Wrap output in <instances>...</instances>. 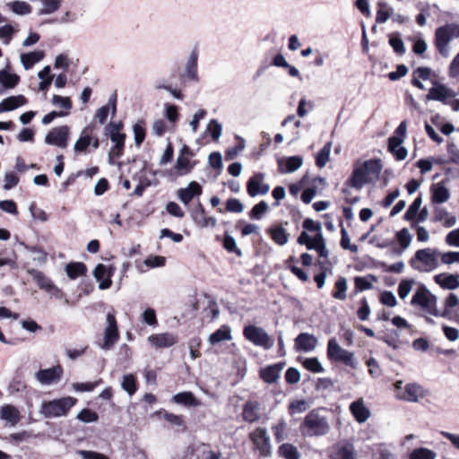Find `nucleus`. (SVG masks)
<instances>
[{
  "instance_id": "nucleus-48",
  "label": "nucleus",
  "mask_w": 459,
  "mask_h": 459,
  "mask_svg": "<svg viewBox=\"0 0 459 459\" xmlns=\"http://www.w3.org/2000/svg\"><path fill=\"white\" fill-rule=\"evenodd\" d=\"M333 459H356V455L351 445H346L339 447L333 455Z\"/></svg>"
},
{
  "instance_id": "nucleus-13",
  "label": "nucleus",
  "mask_w": 459,
  "mask_h": 459,
  "mask_svg": "<svg viewBox=\"0 0 459 459\" xmlns=\"http://www.w3.org/2000/svg\"><path fill=\"white\" fill-rule=\"evenodd\" d=\"M328 356L337 361H341L346 366L354 367L353 354L339 346V344L330 340L327 349Z\"/></svg>"
},
{
  "instance_id": "nucleus-35",
  "label": "nucleus",
  "mask_w": 459,
  "mask_h": 459,
  "mask_svg": "<svg viewBox=\"0 0 459 459\" xmlns=\"http://www.w3.org/2000/svg\"><path fill=\"white\" fill-rule=\"evenodd\" d=\"M65 272L70 279L74 280L79 276L85 275L87 267L82 262H72L65 266Z\"/></svg>"
},
{
  "instance_id": "nucleus-49",
  "label": "nucleus",
  "mask_w": 459,
  "mask_h": 459,
  "mask_svg": "<svg viewBox=\"0 0 459 459\" xmlns=\"http://www.w3.org/2000/svg\"><path fill=\"white\" fill-rule=\"evenodd\" d=\"M268 209V204L265 201H260L248 212L249 218L251 220H261Z\"/></svg>"
},
{
  "instance_id": "nucleus-22",
  "label": "nucleus",
  "mask_w": 459,
  "mask_h": 459,
  "mask_svg": "<svg viewBox=\"0 0 459 459\" xmlns=\"http://www.w3.org/2000/svg\"><path fill=\"white\" fill-rule=\"evenodd\" d=\"M316 347V338L307 333H301L295 338V349L299 352H307Z\"/></svg>"
},
{
  "instance_id": "nucleus-42",
  "label": "nucleus",
  "mask_w": 459,
  "mask_h": 459,
  "mask_svg": "<svg viewBox=\"0 0 459 459\" xmlns=\"http://www.w3.org/2000/svg\"><path fill=\"white\" fill-rule=\"evenodd\" d=\"M422 203L421 195L414 199L412 204L409 206L408 210L405 212L403 215V219L408 221H414L416 220L417 214L420 212V208Z\"/></svg>"
},
{
  "instance_id": "nucleus-57",
  "label": "nucleus",
  "mask_w": 459,
  "mask_h": 459,
  "mask_svg": "<svg viewBox=\"0 0 459 459\" xmlns=\"http://www.w3.org/2000/svg\"><path fill=\"white\" fill-rule=\"evenodd\" d=\"M223 247L230 253L236 254L238 257L242 256V251L237 247L235 238L229 235L228 233L225 234L224 239H223Z\"/></svg>"
},
{
  "instance_id": "nucleus-3",
  "label": "nucleus",
  "mask_w": 459,
  "mask_h": 459,
  "mask_svg": "<svg viewBox=\"0 0 459 459\" xmlns=\"http://www.w3.org/2000/svg\"><path fill=\"white\" fill-rule=\"evenodd\" d=\"M76 403L77 399L72 396L54 399L52 401L43 403L40 412L45 418L65 416Z\"/></svg>"
},
{
  "instance_id": "nucleus-1",
  "label": "nucleus",
  "mask_w": 459,
  "mask_h": 459,
  "mask_svg": "<svg viewBox=\"0 0 459 459\" xmlns=\"http://www.w3.org/2000/svg\"><path fill=\"white\" fill-rule=\"evenodd\" d=\"M382 169L383 165L380 159H370L365 161L357 160L353 164L351 175L344 185L347 187L360 190L365 185L377 181Z\"/></svg>"
},
{
  "instance_id": "nucleus-44",
  "label": "nucleus",
  "mask_w": 459,
  "mask_h": 459,
  "mask_svg": "<svg viewBox=\"0 0 459 459\" xmlns=\"http://www.w3.org/2000/svg\"><path fill=\"white\" fill-rule=\"evenodd\" d=\"M144 121L139 120L133 126L134 139L136 146H141L146 137V129Z\"/></svg>"
},
{
  "instance_id": "nucleus-47",
  "label": "nucleus",
  "mask_w": 459,
  "mask_h": 459,
  "mask_svg": "<svg viewBox=\"0 0 459 459\" xmlns=\"http://www.w3.org/2000/svg\"><path fill=\"white\" fill-rule=\"evenodd\" d=\"M121 385L130 396L133 395L137 391L136 377L133 374L125 375Z\"/></svg>"
},
{
  "instance_id": "nucleus-25",
  "label": "nucleus",
  "mask_w": 459,
  "mask_h": 459,
  "mask_svg": "<svg viewBox=\"0 0 459 459\" xmlns=\"http://www.w3.org/2000/svg\"><path fill=\"white\" fill-rule=\"evenodd\" d=\"M172 401L177 404L188 408L197 407L201 404V402L190 391H184L174 394L172 396Z\"/></svg>"
},
{
  "instance_id": "nucleus-52",
  "label": "nucleus",
  "mask_w": 459,
  "mask_h": 459,
  "mask_svg": "<svg viewBox=\"0 0 459 459\" xmlns=\"http://www.w3.org/2000/svg\"><path fill=\"white\" fill-rule=\"evenodd\" d=\"M376 280V277L372 274H368V277L357 276L354 278L355 292L364 291L372 288L371 282L368 279Z\"/></svg>"
},
{
  "instance_id": "nucleus-32",
  "label": "nucleus",
  "mask_w": 459,
  "mask_h": 459,
  "mask_svg": "<svg viewBox=\"0 0 459 459\" xmlns=\"http://www.w3.org/2000/svg\"><path fill=\"white\" fill-rule=\"evenodd\" d=\"M91 126H86L81 134L79 139L75 142L74 149L76 152H84L91 145L92 137L90 134Z\"/></svg>"
},
{
  "instance_id": "nucleus-21",
  "label": "nucleus",
  "mask_w": 459,
  "mask_h": 459,
  "mask_svg": "<svg viewBox=\"0 0 459 459\" xmlns=\"http://www.w3.org/2000/svg\"><path fill=\"white\" fill-rule=\"evenodd\" d=\"M284 362H278L270 366L265 367L260 370V377L267 384H273L277 381L280 377V374L283 367Z\"/></svg>"
},
{
  "instance_id": "nucleus-37",
  "label": "nucleus",
  "mask_w": 459,
  "mask_h": 459,
  "mask_svg": "<svg viewBox=\"0 0 459 459\" xmlns=\"http://www.w3.org/2000/svg\"><path fill=\"white\" fill-rule=\"evenodd\" d=\"M19 82V75L11 74L6 69L0 70V84L3 88L13 89Z\"/></svg>"
},
{
  "instance_id": "nucleus-29",
  "label": "nucleus",
  "mask_w": 459,
  "mask_h": 459,
  "mask_svg": "<svg viewBox=\"0 0 459 459\" xmlns=\"http://www.w3.org/2000/svg\"><path fill=\"white\" fill-rule=\"evenodd\" d=\"M45 56L43 51H33L21 55V62L25 70H30L33 65L42 60Z\"/></svg>"
},
{
  "instance_id": "nucleus-33",
  "label": "nucleus",
  "mask_w": 459,
  "mask_h": 459,
  "mask_svg": "<svg viewBox=\"0 0 459 459\" xmlns=\"http://www.w3.org/2000/svg\"><path fill=\"white\" fill-rule=\"evenodd\" d=\"M300 430L304 436H316V410H312L305 418L300 426Z\"/></svg>"
},
{
  "instance_id": "nucleus-64",
  "label": "nucleus",
  "mask_w": 459,
  "mask_h": 459,
  "mask_svg": "<svg viewBox=\"0 0 459 459\" xmlns=\"http://www.w3.org/2000/svg\"><path fill=\"white\" fill-rule=\"evenodd\" d=\"M359 305H360V307L357 310V316L359 320L366 321V320H368V318L370 315V307H369L367 299L362 298L359 300Z\"/></svg>"
},
{
  "instance_id": "nucleus-58",
  "label": "nucleus",
  "mask_w": 459,
  "mask_h": 459,
  "mask_svg": "<svg viewBox=\"0 0 459 459\" xmlns=\"http://www.w3.org/2000/svg\"><path fill=\"white\" fill-rule=\"evenodd\" d=\"M77 419L82 422L91 423L99 420V415L96 411L85 408L77 414Z\"/></svg>"
},
{
  "instance_id": "nucleus-54",
  "label": "nucleus",
  "mask_w": 459,
  "mask_h": 459,
  "mask_svg": "<svg viewBox=\"0 0 459 459\" xmlns=\"http://www.w3.org/2000/svg\"><path fill=\"white\" fill-rule=\"evenodd\" d=\"M392 9L388 8V5L385 2H379L377 4V11L376 15V22L377 23L385 22L391 16Z\"/></svg>"
},
{
  "instance_id": "nucleus-9",
  "label": "nucleus",
  "mask_w": 459,
  "mask_h": 459,
  "mask_svg": "<svg viewBox=\"0 0 459 459\" xmlns=\"http://www.w3.org/2000/svg\"><path fill=\"white\" fill-rule=\"evenodd\" d=\"M116 271L113 265H105L103 264H98L93 270V276L97 281H99L100 290H107L112 285V276Z\"/></svg>"
},
{
  "instance_id": "nucleus-51",
  "label": "nucleus",
  "mask_w": 459,
  "mask_h": 459,
  "mask_svg": "<svg viewBox=\"0 0 459 459\" xmlns=\"http://www.w3.org/2000/svg\"><path fill=\"white\" fill-rule=\"evenodd\" d=\"M278 452L279 455L285 459H299V457L297 448L289 443L280 446Z\"/></svg>"
},
{
  "instance_id": "nucleus-53",
  "label": "nucleus",
  "mask_w": 459,
  "mask_h": 459,
  "mask_svg": "<svg viewBox=\"0 0 459 459\" xmlns=\"http://www.w3.org/2000/svg\"><path fill=\"white\" fill-rule=\"evenodd\" d=\"M335 290L333 292V297L336 299L344 300L346 299L347 281L343 277H340L335 284Z\"/></svg>"
},
{
  "instance_id": "nucleus-59",
  "label": "nucleus",
  "mask_w": 459,
  "mask_h": 459,
  "mask_svg": "<svg viewBox=\"0 0 459 459\" xmlns=\"http://www.w3.org/2000/svg\"><path fill=\"white\" fill-rule=\"evenodd\" d=\"M414 283L415 281L412 279H403L400 281L397 292L402 299H404L408 296Z\"/></svg>"
},
{
  "instance_id": "nucleus-34",
  "label": "nucleus",
  "mask_w": 459,
  "mask_h": 459,
  "mask_svg": "<svg viewBox=\"0 0 459 459\" xmlns=\"http://www.w3.org/2000/svg\"><path fill=\"white\" fill-rule=\"evenodd\" d=\"M28 273L33 278V280L37 282L38 286L46 291L49 290L53 281L47 277L42 272L37 269H29Z\"/></svg>"
},
{
  "instance_id": "nucleus-40",
  "label": "nucleus",
  "mask_w": 459,
  "mask_h": 459,
  "mask_svg": "<svg viewBox=\"0 0 459 459\" xmlns=\"http://www.w3.org/2000/svg\"><path fill=\"white\" fill-rule=\"evenodd\" d=\"M8 8L18 15L29 14L32 11V7L30 4L24 1H13L7 4Z\"/></svg>"
},
{
  "instance_id": "nucleus-45",
  "label": "nucleus",
  "mask_w": 459,
  "mask_h": 459,
  "mask_svg": "<svg viewBox=\"0 0 459 459\" xmlns=\"http://www.w3.org/2000/svg\"><path fill=\"white\" fill-rule=\"evenodd\" d=\"M20 245L23 247L26 250L37 255L36 256L33 257L34 261L39 262L40 264H45L47 262L48 253L44 251L41 247L37 246H29L25 244L23 241H21Z\"/></svg>"
},
{
  "instance_id": "nucleus-27",
  "label": "nucleus",
  "mask_w": 459,
  "mask_h": 459,
  "mask_svg": "<svg viewBox=\"0 0 459 459\" xmlns=\"http://www.w3.org/2000/svg\"><path fill=\"white\" fill-rule=\"evenodd\" d=\"M231 339V329L229 325H224L210 334L208 341L210 344L216 345L223 341H230Z\"/></svg>"
},
{
  "instance_id": "nucleus-36",
  "label": "nucleus",
  "mask_w": 459,
  "mask_h": 459,
  "mask_svg": "<svg viewBox=\"0 0 459 459\" xmlns=\"http://www.w3.org/2000/svg\"><path fill=\"white\" fill-rule=\"evenodd\" d=\"M420 386L417 384L411 383L407 384L404 387V393L403 394H397V398L408 402H417L419 398V393Z\"/></svg>"
},
{
  "instance_id": "nucleus-31",
  "label": "nucleus",
  "mask_w": 459,
  "mask_h": 459,
  "mask_svg": "<svg viewBox=\"0 0 459 459\" xmlns=\"http://www.w3.org/2000/svg\"><path fill=\"white\" fill-rule=\"evenodd\" d=\"M433 221H443V225L446 228L454 226L456 219L453 215H449L448 212L441 207H436L434 210Z\"/></svg>"
},
{
  "instance_id": "nucleus-28",
  "label": "nucleus",
  "mask_w": 459,
  "mask_h": 459,
  "mask_svg": "<svg viewBox=\"0 0 459 459\" xmlns=\"http://www.w3.org/2000/svg\"><path fill=\"white\" fill-rule=\"evenodd\" d=\"M264 179V174L258 172L255 173L247 182V192L250 197L259 195L258 190L260 189L261 183Z\"/></svg>"
},
{
  "instance_id": "nucleus-46",
  "label": "nucleus",
  "mask_w": 459,
  "mask_h": 459,
  "mask_svg": "<svg viewBox=\"0 0 459 459\" xmlns=\"http://www.w3.org/2000/svg\"><path fill=\"white\" fill-rule=\"evenodd\" d=\"M296 263H298V261L294 256H290L289 259L286 260L287 267L291 271V273L300 281H307L308 279L307 274L303 269L297 266Z\"/></svg>"
},
{
  "instance_id": "nucleus-11",
  "label": "nucleus",
  "mask_w": 459,
  "mask_h": 459,
  "mask_svg": "<svg viewBox=\"0 0 459 459\" xmlns=\"http://www.w3.org/2000/svg\"><path fill=\"white\" fill-rule=\"evenodd\" d=\"M437 317L459 321V299L455 293H449L444 302L443 311L438 310Z\"/></svg>"
},
{
  "instance_id": "nucleus-56",
  "label": "nucleus",
  "mask_w": 459,
  "mask_h": 459,
  "mask_svg": "<svg viewBox=\"0 0 459 459\" xmlns=\"http://www.w3.org/2000/svg\"><path fill=\"white\" fill-rule=\"evenodd\" d=\"M436 453L429 448L420 447L415 448L410 454V459H435Z\"/></svg>"
},
{
  "instance_id": "nucleus-17",
  "label": "nucleus",
  "mask_w": 459,
  "mask_h": 459,
  "mask_svg": "<svg viewBox=\"0 0 459 459\" xmlns=\"http://www.w3.org/2000/svg\"><path fill=\"white\" fill-rule=\"evenodd\" d=\"M197 61H198V51L194 48L190 53L187 62L186 64L183 77L195 82H199V76L197 72Z\"/></svg>"
},
{
  "instance_id": "nucleus-4",
  "label": "nucleus",
  "mask_w": 459,
  "mask_h": 459,
  "mask_svg": "<svg viewBox=\"0 0 459 459\" xmlns=\"http://www.w3.org/2000/svg\"><path fill=\"white\" fill-rule=\"evenodd\" d=\"M439 251L437 249L423 248L415 252L410 260V265L420 272H430L438 266L437 257Z\"/></svg>"
},
{
  "instance_id": "nucleus-14",
  "label": "nucleus",
  "mask_w": 459,
  "mask_h": 459,
  "mask_svg": "<svg viewBox=\"0 0 459 459\" xmlns=\"http://www.w3.org/2000/svg\"><path fill=\"white\" fill-rule=\"evenodd\" d=\"M250 439L254 443L255 448L259 450L261 455L268 456L271 455L270 437L265 429L257 428L250 435Z\"/></svg>"
},
{
  "instance_id": "nucleus-23",
  "label": "nucleus",
  "mask_w": 459,
  "mask_h": 459,
  "mask_svg": "<svg viewBox=\"0 0 459 459\" xmlns=\"http://www.w3.org/2000/svg\"><path fill=\"white\" fill-rule=\"evenodd\" d=\"M350 411L359 423L365 422L370 416L369 410L365 406L362 399H359L350 405Z\"/></svg>"
},
{
  "instance_id": "nucleus-61",
  "label": "nucleus",
  "mask_w": 459,
  "mask_h": 459,
  "mask_svg": "<svg viewBox=\"0 0 459 459\" xmlns=\"http://www.w3.org/2000/svg\"><path fill=\"white\" fill-rule=\"evenodd\" d=\"M194 165H191L188 158L179 155L177 159L175 169L178 171L185 170L184 174L189 173L193 169ZM183 175V173H180Z\"/></svg>"
},
{
  "instance_id": "nucleus-41",
  "label": "nucleus",
  "mask_w": 459,
  "mask_h": 459,
  "mask_svg": "<svg viewBox=\"0 0 459 459\" xmlns=\"http://www.w3.org/2000/svg\"><path fill=\"white\" fill-rule=\"evenodd\" d=\"M272 238L275 243L283 246L288 242V234L281 226H274L268 230Z\"/></svg>"
},
{
  "instance_id": "nucleus-63",
  "label": "nucleus",
  "mask_w": 459,
  "mask_h": 459,
  "mask_svg": "<svg viewBox=\"0 0 459 459\" xmlns=\"http://www.w3.org/2000/svg\"><path fill=\"white\" fill-rule=\"evenodd\" d=\"M438 256L440 257V261L444 264H452L454 263H459V252L457 251H448L446 253H440Z\"/></svg>"
},
{
  "instance_id": "nucleus-20",
  "label": "nucleus",
  "mask_w": 459,
  "mask_h": 459,
  "mask_svg": "<svg viewBox=\"0 0 459 459\" xmlns=\"http://www.w3.org/2000/svg\"><path fill=\"white\" fill-rule=\"evenodd\" d=\"M148 341L156 348H169L177 343L178 338L173 333H163L150 335Z\"/></svg>"
},
{
  "instance_id": "nucleus-26",
  "label": "nucleus",
  "mask_w": 459,
  "mask_h": 459,
  "mask_svg": "<svg viewBox=\"0 0 459 459\" xmlns=\"http://www.w3.org/2000/svg\"><path fill=\"white\" fill-rule=\"evenodd\" d=\"M431 202L433 204H442L450 197L449 190L441 183L433 184L430 187Z\"/></svg>"
},
{
  "instance_id": "nucleus-18",
  "label": "nucleus",
  "mask_w": 459,
  "mask_h": 459,
  "mask_svg": "<svg viewBox=\"0 0 459 459\" xmlns=\"http://www.w3.org/2000/svg\"><path fill=\"white\" fill-rule=\"evenodd\" d=\"M203 188L201 185L196 181H192L188 184V186L185 188H180L178 191V195L179 200L185 204H187L191 202V200L195 196H199L202 195Z\"/></svg>"
},
{
  "instance_id": "nucleus-60",
  "label": "nucleus",
  "mask_w": 459,
  "mask_h": 459,
  "mask_svg": "<svg viewBox=\"0 0 459 459\" xmlns=\"http://www.w3.org/2000/svg\"><path fill=\"white\" fill-rule=\"evenodd\" d=\"M298 243L306 245L308 250H316V238L310 237L306 230H303L299 236Z\"/></svg>"
},
{
  "instance_id": "nucleus-50",
  "label": "nucleus",
  "mask_w": 459,
  "mask_h": 459,
  "mask_svg": "<svg viewBox=\"0 0 459 459\" xmlns=\"http://www.w3.org/2000/svg\"><path fill=\"white\" fill-rule=\"evenodd\" d=\"M43 7L39 11V15L51 14L56 12L60 5L61 0H40Z\"/></svg>"
},
{
  "instance_id": "nucleus-15",
  "label": "nucleus",
  "mask_w": 459,
  "mask_h": 459,
  "mask_svg": "<svg viewBox=\"0 0 459 459\" xmlns=\"http://www.w3.org/2000/svg\"><path fill=\"white\" fill-rule=\"evenodd\" d=\"M455 97V91L444 84H436L429 89L427 95L428 100L440 101L443 104H448V99Z\"/></svg>"
},
{
  "instance_id": "nucleus-16",
  "label": "nucleus",
  "mask_w": 459,
  "mask_h": 459,
  "mask_svg": "<svg viewBox=\"0 0 459 459\" xmlns=\"http://www.w3.org/2000/svg\"><path fill=\"white\" fill-rule=\"evenodd\" d=\"M303 160L300 156L279 158L277 160L278 170L281 174L292 173L301 167Z\"/></svg>"
},
{
  "instance_id": "nucleus-39",
  "label": "nucleus",
  "mask_w": 459,
  "mask_h": 459,
  "mask_svg": "<svg viewBox=\"0 0 459 459\" xmlns=\"http://www.w3.org/2000/svg\"><path fill=\"white\" fill-rule=\"evenodd\" d=\"M388 43L397 56H403L406 52L404 43L399 32H394L388 35Z\"/></svg>"
},
{
  "instance_id": "nucleus-10",
  "label": "nucleus",
  "mask_w": 459,
  "mask_h": 459,
  "mask_svg": "<svg viewBox=\"0 0 459 459\" xmlns=\"http://www.w3.org/2000/svg\"><path fill=\"white\" fill-rule=\"evenodd\" d=\"M107 323H108V326L105 330L104 342L100 347H101V349L108 351V350H110L113 347V345L115 344V342L118 340L119 333H118L117 320H116L114 314L108 313Z\"/></svg>"
},
{
  "instance_id": "nucleus-8",
  "label": "nucleus",
  "mask_w": 459,
  "mask_h": 459,
  "mask_svg": "<svg viewBox=\"0 0 459 459\" xmlns=\"http://www.w3.org/2000/svg\"><path fill=\"white\" fill-rule=\"evenodd\" d=\"M63 374V367L57 364L48 368L39 369L35 374V379L43 385H51L58 383Z\"/></svg>"
},
{
  "instance_id": "nucleus-24",
  "label": "nucleus",
  "mask_w": 459,
  "mask_h": 459,
  "mask_svg": "<svg viewBox=\"0 0 459 459\" xmlns=\"http://www.w3.org/2000/svg\"><path fill=\"white\" fill-rule=\"evenodd\" d=\"M260 404L256 401H248L243 406L242 417L247 422L253 423L260 419Z\"/></svg>"
},
{
  "instance_id": "nucleus-38",
  "label": "nucleus",
  "mask_w": 459,
  "mask_h": 459,
  "mask_svg": "<svg viewBox=\"0 0 459 459\" xmlns=\"http://www.w3.org/2000/svg\"><path fill=\"white\" fill-rule=\"evenodd\" d=\"M395 238L400 245L399 249H394V252L397 255H401L404 249H406L411 241V236L409 233L408 229L403 228L396 232Z\"/></svg>"
},
{
  "instance_id": "nucleus-19",
  "label": "nucleus",
  "mask_w": 459,
  "mask_h": 459,
  "mask_svg": "<svg viewBox=\"0 0 459 459\" xmlns=\"http://www.w3.org/2000/svg\"><path fill=\"white\" fill-rule=\"evenodd\" d=\"M434 281L443 290L459 288V274L442 273L434 276Z\"/></svg>"
},
{
  "instance_id": "nucleus-55",
  "label": "nucleus",
  "mask_w": 459,
  "mask_h": 459,
  "mask_svg": "<svg viewBox=\"0 0 459 459\" xmlns=\"http://www.w3.org/2000/svg\"><path fill=\"white\" fill-rule=\"evenodd\" d=\"M206 132L213 141H218L222 133V126L216 119H211L206 126Z\"/></svg>"
},
{
  "instance_id": "nucleus-30",
  "label": "nucleus",
  "mask_w": 459,
  "mask_h": 459,
  "mask_svg": "<svg viewBox=\"0 0 459 459\" xmlns=\"http://www.w3.org/2000/svg\"><path fill=\"white\" fill-rule=\"evenodd\" d=\"M0 418L12 425H16L20 420V412L14 406L6 404L0 410Z\"/></svg>"
},
{
  "instance_id": "nucleus-43",
  "label": "nucleus",
  "mask_w": 459,
  "mask_h": 459,
  "mask_svg": "<svg viewBox=\"0 0 459 459\" xmlns=\"http://www.w3.org/2000/svg\"><path fill=\"white\" fill-rule=\"evenodd\" d=\"M4 106L7 111H12L27 103V99L23 95L11 96L3 100Z\"/></svg>"
},
{
  "instance_id": "nucleus-6",
  "label": "nucleus",
  "mask_w": 459,
  "mask_h": 459,
  "mask_svg": "<svg viewBox=\"0 0 459 459\" xmlns=\"http://www.w3.org/2000/svg\"><path fill=\"white\" fill-rule=\"evenodd\" d=\"M123 123L118 121L110 122L104 128L105 134L109 136L111 142L114 143L113 149L108 154L109 159H111L112 152H115V155L117 158L121 157L123 154L126 141V134L120 132L123 129Z\"/></svg>"
},
{
  "instance_id": "nucleus-12",
  "label": "nucleus",
  "mask_w": 459,
  "mask_h": 459,
  "mask_svg": "<svg viewBox=\"0 0 459 459\" xmlns=\"http://www.w3.org/2000/svg\"><path fill=\"white\" fill-rule=\"evenodd\" d=\"M69 127L62 126L53 128L46 136L45 143L59 148H65L68 143Z\"/></svg>"
},
{
  "instance_id": "nucleus-62",
  "label": "nucleus",
  "mask_w": 459,
  "mask_h": 459,
  "mask_svg": "<svg viewBox=\"0 0 459 459\" xmlns=\"http://www.w3.org/2000/svg\"><path fill=\"white\" fill-rule=\"evenodd\" d=\"M226 211L230 212L240 213L244 211V204L237 198H229L226 201Z\"/></svg>"
},
{
  "instance_id": "nucleus-5",
  "label": "nucleus",
  "mask_w": 459,
  "mask_h": 459,
  "mask_svg": "<svg viewBox=\"0 0 459 459\" xmlns=\"http://www.w3.org/2000/svg\"><path fill=\"white\" fill-rule=\"evenodd\" d=\"M411 304L413 307L419 306L424 311L431 316H437V298L432 294L429 290L424 285L420 284L414 295L411 298Z\"/></svg>"
},
{
  "instance_id": "nucleus-7",
  "label": "nucleus",
  "mask_w": 459,
  "mask_h": 459,
  "mask_svg": "<svg viewBox=\"0 0 459 459\" xmlns=\"http://www.w3.org/2000/svg\"><path fill=\"white\" fill-rule=\"evenodd\" d=\"M243 335L246 340L264 350H270L273 346V341L262 327L253 325H246L243 328Z\"/></svg>"
},
{
  "instance_id": "nucleus-2",
  "label": "nucleus",
  "mask_w": 459,
  "mask_h": 459,
  "mask_svg": "<svg viewBox=\"0 0 459 459\" xmlns=\"http://www.w3.org/2000/svg\"><path fill=\"white\" fill-rule=\"evenodd\" d=\"M454 38H459V24L446 23L436 29L434 45L441 56H448V45Z\"/></svg>"
}]
</instances>
